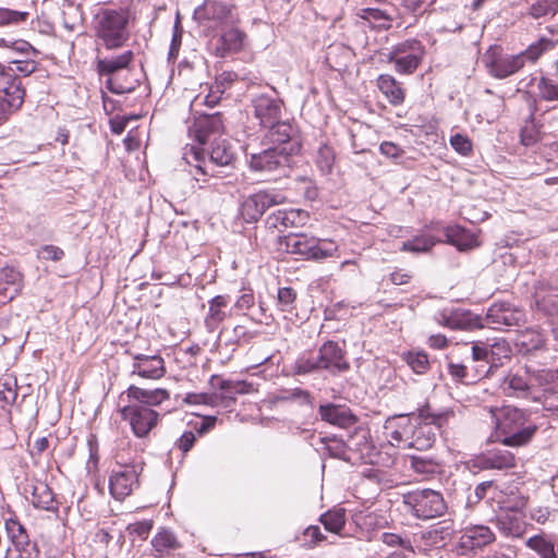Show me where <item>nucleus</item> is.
Here are the masks:
<instances>
[{
    "label": "nucleus",
    "instance_id": "obj_1",
    "mask_svg": "<svg viewBox=\"0 0 558 558\" xmlns=\"http://www.w3.org/2000/svg\"><path fill=\"white\" fill-rule=\"evenodd\" d=\"M557 44L558 40L541 37L524 51L515 54L505 52L500 46H490L483 56V62L490 76L504 80L521 71L526 62H536L541 56L553 50Z\"/></svg>",
    "mask_w": 558,
    "mask_h": 558
},
{
    "label": "nucleus",
    "instance_id": "obj_2",
    "mask_svg": "<svg viewBox=\"0 0 558 558\" xmlns=\"http://www.w3.org/2000/svg\"><path fill=\"white\" fill-rule=\"evenodd\" d=\"M489 413L495 424V432L488 438L492 442L499 441L508 447H520L527 444L536 432V425L518 408H490Z\"/></svg>",
    "mask_w": 558,
    "mask_h": 558
},
{
    "label": "nucleus",
    "instance_id": "obj_3",
    "mask_svg": "<svg viewBox=\"0 0 558 558\" xmlns=\"http://www.w3.org/2000/svg\"><path fill=\"white\" fill-rule=\"evenodd\" d=\"M184 159L194 167L193 173L196 181H201L202 177H220V171L216 168L229 167L234 160V151L227 140L218 138L211 143L208 153V159L205 157L204 149L194 145L184 148Z\"/></svg>",
    "mask_w": 558,
    "mask_h": 558
},
{
    "label": "nucleus",
    "instance_id": "obj_4",
    "mask_svg": "<svg viewBox=\"0 0 558 558\" xmlns=\"http://www.w3.org/2000/svg\"><path fill=\"white\" fill-rule=\"evenodd\" d=\"M463 347L470 348L472 362L478 363L474 367V375L471 379H480L494 374L497 368L511 359L512 354L509 342L502 338L474 341L464 343Z\"/></svg>",
    "mask_w": 558,
    "mask_h": 558
},
{
    "label": "nucleus",
    "instance_id": "obj_5",
    "mask_svg": "<svg viewBox=\"0 0 558 558\" xmlns=\"http://www.w3.org/2000/svg\"><path fill=\"white\" fill-rule=\"evenodd\" d=\"M129 19L124 9H100L94 17L97 39L109 50L122 48L130 39Z\"/></svg>",
    "mask_w": 558,
    "mask_h": 558
},
{
    "label": "nucleus",
    "instance_id": "obj_6",
    "mask_svg": "<svg viewBox=\"0 0 558 558\" xmlns=\"http://www.w3.org/2000/svg\"><path fill=\"white\" fill-rule=\"evenodd\" d=\"M280 245L287 253L299 255L307 260H323L333 256L337 251L331 241L320 240L303 233H291L283 236Z\"/></svg>",
    "mask_w": 558,
    "mask_h": 558
},
{
    "label": "nucleus",
    "instance_id": "obj_7",
    "mask_svg": "<svg viewBox=\"0 0 558 558\" xmlns=\"http://www.w3.org/2000/svg\"><path fill=\"white\" fill-rule=\"evenodd\" d=\"M403 506L408 512L420 520L440 517L447 509L442 495L433 489L415 490L404 495Z\"/></svg>",
    "mask_w": 558,
    "mask_h": 558
},
{
    "label": "nucleus",
    "instance_id": "obj_8",
    "mask_svg": "<svg viewBox=\"0 0 558 558\" xmlns=\"http://www.w3.org/2000/svg\"><path fill=\"white\" fill-rule=\"evenodd\" d=\"M296 145L293 143L286 150L279 147H268L258 154L247 157V163L252 171L262 174H286L291 167V157L295 155Z\"/></svg>",
    "mask_w": 558,
    "mask_h": 558
},
{
    "label": "nucleus",
    "instance_id": "obj_9",
    "mask_svg": "<svg viewBox=\"0 0 558 558\" xmlns=\"http://www.w3.org/2000/svg\"><path fill=\"white\" fill-rule=\"evenodd\" d=\"M134 59V53L126 50L112 58H96V70L100 76H107L106 86L113 94H125L134 90L133 83L123 84L119 82L117 74L129 69Z\"/></svg>",
    "mask_w": 558,
    "mask_h": 558
},
{
    "label": "nucleus",
    "instance_id": "obj_10",
    "mask_svg": "<svg viewBox=\"0 0 558 558\" xmlns=\"http://www.w3.org/2000/svg\"><path fill=\"white\" fill-rule=\"evenodd\" d=\"M425 48L420 40L407 39L397 44L388 53V61L395 63L400 74H412L422 62Z\"/></svg>",
    "mask_w": 558,
    "mask_h": 558
},
{
    "label": "nucleus",
    "instance_id": "obj_11",
    "mask_svg": "<svg viewBox=\"0 0 558 558\" xmlns=\"http://www.w3.org/2000/svg\"><path fill=\"white\" fill-rule=\"evenodd\" d=\"M194 19L206 28L223 29L234 22L233 7L217 0H205L195 9Z\"/></svg>",
    "mask_w": 558,
    "mask_h": 558
},
{
    "label": "nucleus",
    "instance_id": "obj_12",
    "mask_svg": "<svg viewBox=\"0 0 558 558\" xmlns=\"http://www.w3.org/2000/svg\"><path fill=\"white\" fill-rule=\"evenodd\" d=\"M143 471V462L133 461L120 465L118 470L112 471L109 478V489L113 498L123 500L138 487V476Z\"/></svg>",
    "mask_w": 558,
    "mask_h": 558
},
{
    "label": "nucleus",
    "instance_id": "obj_13",
    "mask_svg": "<svg viewBox=\"0 0 558 558\" xmlns=\"http://www.w3.org/2000/svg\"><path fill=\"white\" fill-rule=\"evenodd\" d=\"M121 416L128 421L133 434L143 438L157 425L159 414L151 408L137 403H128L120 410Z\"/></svg>",
    "mask_w": 558,
    "mask_h": 558
},
{
    "label": "nucleus",
    "instance_id": "obj_14",
    "mask_svg": "<svg viewBox=\"0 0 558 558\" xmlns=\"http://www.w3.org/2000/svg\"><path fill=\"white\" fill-rule=\"evenodd\" d=\"M286 197L274 191H258L241 204L240 216L247 223L256 222L271 206L282 204Z\"/></svg>",
    "mask_w": 558,
    "mask_h": 558
},
{
    "label": "nucleus",
    "instance_id": "obj_15",
    "mask_svg": "<svg viewBox=\"0 0 558 558\" xmlns=\"http://www.w3.org/2000/svg\"><path fill=\"white\" fill-rule=\"evenodd\" d=\"M415 428V418L409 414H399L385 421L384 429L387 439L395 447L409 448Z\"/></svg>",
    "mask_w": 558,
    "mask_h": 558
},
{
    "label": "nucleus",
    "instance_id": "obj_16",
    "mask_svg": "<svg viewBox=\"0 0 558 558\" xmlns=\"http://www.w3.org/2000/svg\"><path fill=\"white\" fill-rule=\"evenodd\" d=\"M132 357L130 365L131 375H137L144 379H160L166 374L165 360L159 354L134 353L128 351Z\"/></svg>",
    "mask_w": 558,
    "mask_h": 558
},
{
    "label": "nucleus",
    "instance_id": "obj_17",
    "mask_svg": "<svg viewBox=\"0 0 558 558\" xmlns=\"http://www.w3.org/2000/svg\"><path fill=\"white\" fill-rule=\"evenodd\" d=\"M253 114L262 128L269 126L282 118V101L269 94L262 93L252 97Z\"/></svg>",
    "mask_w": 558,
    "mask_h": 558
},
{
    "label": "nucleus",
    "instance_id": "obj_18",
    "mask_svg": "<svg viewBox=\"0 0 558 558\" xmlns=\"http://www.w3.org/2000/svg\"><path fill=\"white\" fill-rule=\"evenodd\" d=\"M435 320L453 330H473L484 327L481 317L463 308H444L435 314Z\"/></svg>",
    "mask_w": 558,
    "mask_h": 558
},
{
    "label": "nucleus",
    "instance_id": "obj_19",
    "mask_svg": "<svg viewBox=\"0 0 558 558\" xmlns=\"http://www.w3.org/2000/svg\"><path fill=\"white\" fill-rule=\"evenodd\" d=\"M267 131L264 135L266 144L272 147H279V150H286L294 143L296 145L295 154L301 149V143L298 135V130L288 121L282 118L269 126L265 128Z\"/></svg>",
    "mask_w": 558,
    "mask_h": 558
},
{
    "label": "nucleus",
    "instance_id": "obj_20",
    "mask_svg": "<svg viewBox=\"0 0 558 558\" xmlns=\"http://www.w3.org/2000/svg\"><path fill=\"white\" fill-rule=\"evenodd\" d=\"M524 319V312L507 302L494 303L485 317L486 325L494 329H500L504 326H519Z\"/></svg>",
    "mask_w": 558,
    "mask_h": 558
},
{
    "label": "nucleus",
    "instance_id": "obj_21",
    "mask_svg": "<svg viewBox=\"0 0 558 558\" xmlns=\"http://www.w3.org/2000/svg\"><path fill=\"white\" fill-rule=\"evenodd\" d=\"M495 539V534L488 526L474 525L466 527L459 538L458 549L461 555H470L476 549L490 544Z\"/></svg>",
    "mask_w": 558,
    "mask_h": 558
},
{
    "label": "nucleus",
    "instance_id": "obj_22",
    "mask_svg": "<svg viewBox=\"0 0 558 558\" xmlns=\"http://www.w3.org/2000/svg\"><path fill=\"white\" fill-rule=\"evenodd\" d=\"M317 356L322 369L332 374L342 373L350 368L344 350L335 341L325 342L319 348Z\"/></svg>",
    "mask_w": 558,
    "mask_h": 558
},
{
    "label": "nucleus",
    "instance_id": "obj_23",
    "mask_svg": "<svg viewBox=\"0 0 558 558\" xmlns=\"http://www.w3.org/2000/svg\"><path fill=\"white\" fill-rule=\"evenodd\" d=\"M0 95L9 105L20 108L24 101L25 90L22 82L14 75L13 68L0 63Z\"/></svg>",
    "mask_w": 558,
    "mask_h": 558
},
{
    "label": "nucleus",
    "instance_id": "obj_24",
    "mask_svg": "<svg viewBox=\"0 0 558 558\" xmlns=\"http://www.w3.org/2000/svg\"><path fill=\"white\" fill-rule=\"evenodd\" d=\"M246 35L236 27L221 29V34L213 43L214 53L217 57L225 58L228 54L239 52L244 47Z\"/></svg>",
    "mask_w": 558,
    "mask_h": 558
},
{
    "label": "nucleus",
    "instance_id": "obj_25",
    "mask_svg": "<svg viewBox=\"0 0 558 558\" xmlns=\"http://www.w3.org/2000/svg\"><path fill=\"white\" fill-rule=\"evenodd\" d=\"M124 397L129 403H137L144 407H156L170 398L168 390L162 388L143 389L137 386L131 385L121 396L120 400L123 401Z\"/></svg>",
    "mask_w": 558,
    "mask_h": 558
},
{
    "label": "nucleus",
    "instance_id": "obj_26",
    "mask_svg": "<svg viewBox=\"0 0 558 558\" xmlns=\"http://www.w3.org/2000/svg\"><path fill=\"white\" fill-rule=\"evenodd\" d=\"M474 466L481 470H508L515 466V458L508 450L490 449L474 459Z\"/></svg>",
    "mask_w": 558,
    "mask_h": 558
},
{
    "label": "nucleus",
    "instance_id": "obj_27",
    "mask_svg": "<svg viewBox=\"0 0 558 558\" xmlns=\"http://www.w3.org/2000/svg\"><path fill=\"white\" fill-rule=\"evenodd\" d=\"M308 220L307 211L303 209L290 208L278 209L267 217V223L270 228H298L302 227Z\"/></svg>",
    "mask_w": 558,
    "mask_h": 558
},
{
    "label": "nucleus",
    "instance_id": "obj_28",
    "mask_svg": "<svg viewBox=\"0 0 558 558\" xmlns=\"http://www.w3.org/2000/svg\"><path fill=\"white\" fill-rule=\"evenodd\" d=\"M23 287V275L13 267L0 269V302L7 303L20 294Z\"/></svg>",
    "mask_w": 558,
    "mask_h": 558
},
{
    "label": "nucleus",
    "instance_id": "obj_29",
    "mask_svg": "<svg viewBox=\"0 0 558 558\" xmlns=\"http://www.w3.org/2000/svg\"><path fill=\"white\" fill-rule=\"evenodd\" d=\"M319 415L323 421L339 427H350L356 422L350 409L340 404H325L319 407Z\"/></svg>",
    "mask_w": 558,
    "mask_h": 558
},
{
    "label": "nucleus",
    "instance_id": "obj_30",
    "mask_svg": "<svg viewBox=\"0 0 558 558\" xmlns=\"http://www.w3.org/2000/svg\"><path fill=\"white\" fill-rule=\"evenodd\" d=\"M496 524L505 535L512 537H520L525 531L523 512L500 511Z\"/></svg>",
    "mask_w": 558,
    "mask_h": 558
},
{
    "label": "nucleus",
    "instance_id": "obj_31",
    "mask_svg": "<svg viewBox=\"0 0 558 558\" xmlns=\"http://www.w3.org/2000/svg\"><path fill=\"white\" fill-rule=\"evenodd\" d=\"M437 430L432 424L421 423L418 418H415V428L409 442V449L427 450L432 448L436 440Z\"/></svg>",
    "mask_w": 558,
    "mask_h": 558
},
{
    "label": "nucleus",
    "instance_id": "obj_32",
    "mask_svg": "<svg viewBox=\"0 0 558 558\" xmlns=\"http://www.w3.org/2000/svg\"><path fill=\"white\" fill-rule=\"evenodd\" d=\"M230 302L228 295H216L208 302V313L205 317V325L209 331L218 328L219 324L227 318L226 308Z\"/></svg>",
    "mask_w": 558,
    "mask_h": 558
},
{
    "label": "nucleus",
    "instance_id": "obj_33",
    "mask_svg": "<svg viewBox=\"0 0 558 558\" xmlns=\"http://www.w3.org/2000/svg\"><path fill=\"white\" fill-rule=\"evenodd\" d=\"M377 87L385 95L388 102L392 106H400L405 98V92L401 84L389 74H381L377 78Z\"/></svg>",
    "mask_w": 558,
    "mask_h": 558
},
{
    "label": "nucleus",
    "instance_id": "obj_34",
    "mask_svg": "<svg viewBox=\"0 0 558 558\" xmlns=\"http://www.w3.org/2000/svg\"><path fill=\"white\" fill-rule=\"evenodd\" d=\"M151 546L156 551V557L162 558L169 555L172 550L181 547L175 534L170 530L162 527L151 539Z\"/></svg>",
    "mask_w": 558,
    "mask_h": 558
},
{
    "label": "nucleus",
    "instance_id": "obj_35",
    "mask_svg": "<svg viewBox=\"0 0 558 558\" xmlns=\"http://www.w3.org/2000/svg\"><path fill=\"white\" fill-rule=\"evenodd\" d=\"M544 343V335L539 330L533 328L520 331L515 338V345L523 354L542 349Z\"/></svg>",
    "mask_w": 558,
    "mask_h": 558
},
{
    "label": "nucleus",
    "instance_id": "obj_36",
    "mask_svg": "<svg viewBox=\"0 0 558 558\" xmlns=\"http://www.w3.org/2000/svg\"><path fill=\"white\" fill-rule=\"evenodd\" d=\"M410 415L412 418H418L421 423L432 424V426L440 429L454 416V411L446 409L440 412H433L430 407L426 404L418 409L417 414L411 413Z\"/></svg>",
    "mask_w": 558,
    "mask_h": 558
},
{
    "label": "nucleus",
    "instance_id": "obj_37",
    "mask_svg": "<svg viewBox=\"0 0 558 558\" xmlns=\"http://www.w3.org/2000/svg\"><path fill=\"white\" fill-rule=\"evenodd\" d=\"M500 388L506 396L515 398H526L531 389L525 377L511 373L504 378Z\"/></svg>",
    "mask_w": 558,
    "mask_h": 558
},
{
    "label": "nucleus",
    "instance_id": "obj_38",
    "mask_svg": "<svg viewBox=\"0 0 558 558\" xmlns=\"http://www.w3.org/2000/svg\"><path fill=\"white\" fill-rule=\"evenodd\" d=\"M357 15L367 21L373 28L388 29L391 26L392 16L385 10L364 8L359 11Z\"/></svg>",
    "mask_w": 558,
    "mask_h": 558
},
{
    "label": "nucleus",
    "instance_id": "obj_39",
    "mask_svg": "<svg viewBox=\"0 0 558 558\" xmlns=\"http://www.w3.org/2000/svg\"><path fill=\"white\" fill-rule=\"evenodd\" d=\"M32 504L34 507L44 509V510H52L53 509V494L50 487L43 482H38L37 484L32 486Z\"/></svg>",
    "mask_w": 558,
    "mask_h": 558
},
{
    "label": "nucleus",
    "instance_id": "obj_40",
    "mask_svg": "<svg viewBox=\"0 0 558 558\" xmlns=\"http://www.w3.org/2000/svg\"><path fill=\"white\" fill-rule=\"evenodd\" d=\"M446 242L456 245L459 250H468L473 245L471 236L463 228L459 226H447L441 228Z\"/></svg>",
    "mask_w": 558,
    "mask_h": 558
},
{
    "label": "nucleus",
    "instance_id": "obj_41",
    "mask_svg": "<svg viewBox=\"0 0 558 558\" xmlns=\"http://www.w3.org/2000/svg\"><path fill=\"white\" fill-rule=\"evenodd\" d=\"M537 95L544 100L558 99V72L549 76H542L537 82Z\"/></svg>",
    "mask_w": 558,
    "mask_h": 558
},
{
    "label": "nucleus",
    "instance_id": "obj_42",
    "mask_svg": "<svg viewBox=\"0 0 558 558\" xmlns=\"http://www.w3.org/2000/svg\"><path fill=\"white\" fill-rule=\"evenodd\" d=\"M320 369L318 356L310 353L301 354L292 365V372L295 375H307Z\"/></svg>",
    "mask_w": 558,
    "mask_h": 558
},
{
    "label": "nucleus",
    "instance_id": "obj_43",
    "mask_svg": "<svg viewBox=\"0 0 558 558\" xmlns=\"http://www.w3.org/2000/svg\"><path fill=\"white\" fill-rule=\"evenodd\" d=\"M5 530L14 546L17 549L24 548L28 545V535L24 526L15 519L5 521Z\"/></svg>",
    "mask_w": 558,
    "mask_h": 558
},
{
    "label": "nucleus",
    "instance_id": "obj_44",
    "mask_svg": "<svg viewBox=\"0 0 558 558\" xmlns=\"http://www.w3.org/2000/svg\"><path fill=\"white\" fill-rule=\"evenodd\" d=\"M526 546L536 551L541 556V558L557 557L554 543L541 535L530 537L526 541Z\"/></svg>",
    "mask_w": 558,
    "mask_h": 558
},
{
    "label": "nucleus",
    "instance_id": "obj_45",
    "mask_svg": "<svg viewBox=\"0 0 558 558\" xmlns=\"http://www.w3.org/2000/svg\"><path fill=\"white\" fill-rule=\"evenodd\" d=\"M436 242L437 240L432 235H417L411 240L403 242L402 251L413 253L427 252L436 244Z\"/></svg>",
    "mask_w": 558,
    "mask_h": 558
},
{
    "label": "nucleus",
    "instance_id": "obj_46",
    "mask_svg": "<svg viewBox=\"0 0 558 558\" xmlns=\"http://www.w3.org/2000/svg\"><path fill=\"white\" fill-rule=\"evenodd\" d=\"M557 9L558 0H534L529 8V15L537 20L547 15H555Z\"/></svg>",
    "mask_w": 558,
    "mask_h": 558
},
{
    "label": "nucleus",
    "instance_id": "obj_47",
    "mask_svg": "<svg viewBox=\"0 0 558 558\" xmlns=\"http://www.w3.org/2000/svg\"><path fill=\"white\" fill-rule=\"evenodd\" d=\"M320 522L327 531L339 533L345 523V512L343 509L328 511L320 517Z\"/></svg>",
    "mask_w": 558,
    "mask_h": 558
},
{
    "label": "nucleus",
    "instance_id": "obj_48",
    "mask_svg": "<svg viewBox=\"0 0 558 558\" xmlns=\"http://www.w3.org/2000/svg\"><path fill=\"white\" fill-rule=\"evenodd\" d=\"M322 442L325 445V450L332 458L349 461L348 457V445L340 438L337 437H324Z\"/></svg>",
    "mask_w": 558,
    "mask_h": 558
},
{
    "label": "nucleus",
    "instance_id": "obj_49",
    "mask_svg": "<svg viewBox=\"0 0 558 558\" xmlns=\"http://www.w3.org/2000/svg\"><path fill=\"white\" fill-rule=\"evenodd\" d=\"M403 360L416 374H424L429 368L428 356L423 351H409L403 354Z\"/></svg>",
    "mask_w": 558,
    "mask_h": 558
},
{
    "label": "nucleus",
    "instance_id": "obj_50",
    "mask_svg": "<svg viewBox=\"0 0 558 558\" xmlns=\"http://www.w3.org/2000/svg\"><path fill=\"white\" fill-rule=\"evenodd\" d=\"M410 466L417 474L429 475L437 472L438 463L422 456H411Z\"/></svg>",
    "mask_w": 558,
    "mask_h": 558
},
{
    "label": "nucleus",
    "instance_id": "obj_51",
    "mask_svg": "<svg viewBox=\"0 0 558 558\" xmlns=\"http://www.w3.org/2000/svg\"><path fill=\"white\" fill-rule=\"evenodd\" d=\"M296 292L290 287L278 289L277 306L282 313H291L294 310Z\"/></svg>",
    "mask_w": 558,
    "mask_h": 558
},
{
    "label": "nucleus",
    "instance_id": "obj_52",
    "mask_svg": "<svg viewBox=\"0 0 558 558\" xmlns=\"http://www.w3.org/2000/svg\"><path fill=\"white\" fill-rule=\"evenodd\" d=\"M219 388L226 393H251L255 391L253 384L245 380L219 379Z\"/></svg>",
    "mask_w": 558,
    "mask_h": 558
},
{
    "label": "nucleus",
    "instance_id": "obj_53",
    "mask_svg": "<svg viewBox=\"0 0 558 558\" xmlns=\"http://www.w3.org/2000/svg\"><path fill=\"white\" fill-rule=\"evenodd\" d=\"M29 13L27 11L0 8V26L19 25L26 22Z\"/></svg>",
    "mask_w": 558,
    "mask_h": 558
},
{
    "label": "nucleus",
    "instance_id": "obj_54",
    "mask_svg": "<svg viewBox=\"0 0 558 558\" xmlns=\"http://www.w3.org/2000/svg\"><path fill=\"white\" fill-rule=\"evenodd\" d=\"M335 161V153L332 148L326 144L319 146L317 150L316 163L320 171L329 173L332 169Z\"/></svg>",
    "mask_w": 558,
    "mask_h": 558
},
{
    "label": "nucleus",
    "instance_id": "obj_55",
    "mask_svg": "<svg viewBox=\"0 0 558 558\" xmlns=\"http://www.w3.org/2000/svg\"><path fill=\"white\" fill-rule=\"evenodd\" d=\"M182 35H183V28L181 26L179 14L177 15V20L173 26V33L170 44V49L168 53V60L170 62H174L179 56V51L182 44Z\"/></svg>",
    "mask_w": 558,
    "mask_h": 558
},
{
    "label": "nucleus",
    "instance_id": "obj_56",
    "mask_svg": "<svg viewBox=\"0 0 558 558\" xmlns=\"http://www.w3.org/2000/svg\"><path fill=\"white\" fill-rule=\"evenodd\" d=\"M526 506V498L520 494H511L500 501V511L523 512Z\"/></svg>",
    "mask_w": 558,
    "mask_h": 558
},
{
    "label": "nucleus",
    "instance_id": "obj_57",
    "mask_svg": "<svg viewBox=\"0 0 558 558\" xmlns=\"http://www.w3.org/2000/svg\"><path fill=\"white\" fill-rule=\"evenodd\" d=\"M198 130L205 133H218L222 129L220 114H211L202 118L197 123Z\"/></svg>",
    "mask_w": 558,
    "mask_h": 558
},
{
    "label": "nucleus",
    "instance_id": "obj_58",
    "mask_svg": "<svg viewBox=\"0 0 558 558\" xmlns=\"http://www.w3.org/2000/svg\"><path fill=\"white\" fill-rule=\"evenodd\" d=\"M434 2L435 0H401L400 5L407 13L417 16L424 13Z\"/></svg>",
    "mask_w": 558,
    "mask_h": 558
},
{
    "label": "nucleus",
    "instance_id": "obj_59",
    "mask_svg": "<svg viewBox=\"0 0 558 558\" xmlns=\"http://www.w3.org/2000/svg\"><path fill=\"white\" fill-rule=\"evenodd\" d=\"M254 332L250 331L243 325H236L232 328L231 335L229 337V342L243 344L248 343L254 338Z\"/></svg>",
    "mask_w": 558,
    "mask_h": 558
},
{
    "label": "nucleus",
    "instance_id": "obj_60",
    "mask_svg": "<svg viewBox=\"0 0 558 558\" xmlns=\"http://www.w3.org/2000/svg\"><path fill=\"white\" fill-rule=\"evenodd\" d=\"M380 541L390 547L398 546V547H401V548L410 550V551L413 550L410 539L402 538L400 535L395 534V533H388V532L383 533L380 535Z\"/></svg>",
    "mask_w": 558,
    "mask_h": 558
},
{
    "label": "nucleus",
    "instance_id": "obj_61",
    "mask_svg": "<svg viewBox=\"0 0 558 558\" xmlns=\"http://www.w3.org/2000/svg\"><path fill=\"white\" fill-rule=\"evenodd\" d=\"M450 145L460 155L468 156L472 151L471 140L462 134H456L450 138Z\"/></svg>",
    "mask_w": 558,
    "mask_h": 558
},
{
    "label": "nucleus",
    "instance_id": "obj_62",
    "mask_svg": "<svg viewBox=\"0 0 558 558\" xmlns=\"http://www.w3.org/2000/svg\"><path fill=\"white\" fill-rule=\"evenodd\" d=\"M153 529L151 520H144L129 524L126 530L131 535H136L142 539H146L150 530Z\"/></svg>",
    "mask_w": 558,
    "mask_h": 558
},
{
    "label": "nucleus",
    "instance_id": "obj_63",
    "mask_svg": "<svg viewBox=\"0 0 558 558\" xmlns=\"http://www.w3.org/2000/svg\"><path fill=\"white\" fill-rule=\"evenodd\" d=\"M532 376L539 385L554 384L558 381V368L533 371Z\"/></svg>",
    "mask_w": 558,
    "mask_h": 558
},
{
    "label": "nucleus",
    "instance_id": "obj_64",
    "mask_svg": "<svg viewBox=\"0 0 558 558\" xmlns=\"http://www.w3.org/2000/svg\"><path fill=\"white\" fill-rule=\"evenodd\" d=\"M544 407L549 411H558V386L544 390Z\"/></svg>",
    "mask_w": 558,
    "mask_h": 558
}]
</instances>
